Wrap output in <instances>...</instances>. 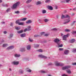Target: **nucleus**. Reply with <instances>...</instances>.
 I'll return each instance as SVG.
<instances>
[{
  "mask_svg": "<svg viewBox=\"0 0 76 76\" xmlns=\"http://www.w3.org/2000/svg\"><path fill=\"white\" fill-rule=\"evenodd\" d=\"M55 65L56 66H62L63 65V64L58 63V62H56L55 63Z\"/></svg>",
  "mask_w": 76,
  "mask_h": 76,
  "instance_id": "obj_5",
  "label": "nucleus"
},
{
  "mask_svg": "<svg viewBox=\"0 0 76 76\" xmlns=\"http://www.w3.org/2000/svg\"><path fill=\"white\" fill-rule=\"evenodd\" d=\"M45 37H48V34H46L45 35Z\"/></svg>",
  "mask_w": 76,
  "mask_h": 76,
  "instance_id": "obj_55",
  "label": "nucleus"
},
{
  "mask_svg": "<svg viewBox=\"0 0 76 76\" xmlns=\"http://www.w3.org/2000/svg\"><path fill=\"white\" fill-rule=\"evenodd\" d=\"M1 63H4V61H1Z\"/></svg>",
  "mask_w": 76,
  "mask_h": 76,
  "instance_id": "obj_61",
  "label": "nucleus"
},
{
  "mask_svg": "<svg viewBox=\"0 0 76 76\" xmlns=\"http://www.w3.org/2000/svg\"><path fill=\"white\" fill-rule=\"evenodd\" d=\"M72 65L73 66L76 65V63H74L72 64Z\"/></svg>",
  "mask_w": 76,
  "mask_h": 76,
  "instance_id": "obj_52",
  "label": "nucleus"
},
{
  "mask_svg": "<svg viewBox=\"0 0 76 76\" xmlns=\"http://www.w3.org/2000/svg\"><path fill=\"white\" fill-rule=\"evenodd\" d=\"M73 10H76V8H75L73 9Z\"/></svg>",
  "mask_w": 76,
  "mask_h": 76,
  "instance_id": "obj_62",
  "label": "nucleus"
},
{
  "mask_svg": "<svg viewBox=\"0 0 76 76\" xmlns=\"http://www.w3.org/2000/svg\"><path fill=\"white\" fill-rule=\"evenodd\" d=\"M44 34V32H42L41 33V35H42L43 34Z\"/></svg>",
  "mask_w": 76,
  "mask_h": 76,
  "instance_id": "obj_60",
  "label": "nucleus"
},
{
  "mask_svg": "<svg viewBox=\"0 0 76 76\" xmlns=\"http://www.w3.org/2000/svg\"><path fill=\"white\" fill-rule=\"evenodd\" d=\"M19 72L21 74L22 73H23L24 71L23 70L20 69L19 70Z\"/></svg>",
  "mask_w": 76,
  "mask_h": 76,
  "instance_id": "obj_30",
  "label": "nucleus"
},
{
  "mask_svg": "<svg viewBox=\"0 0 76 76\" xmlns=\"http://www.w3.org/2000/svg\"><path fill=\"white\" fill-rule=\"evenodd\" d=\"M29 41H30V42H32V41H33V40L31 39L30 38H29Z\"/></svg>",
  "mask_w": 76,
  "mask_h": 76,
  "instance_id": "obj_46",
  "label": "nucleus"
},
{
  "mask_svg": "<svg viewBox=\"0 0 76 76\" xmlns=\"http://www.w3.org/2000/svg\"><path fill=\"white\" fill-rule=\"evenodd\" d=\"M13 34H10L9 35V37H8L10 39L11 38H12L13 37Z\"/></svg>",
  "mask_w": 76,
  "mask_h": 76,
  "instance_id": "obj_22",
  "label": "nucleus"
},
{
  "mask_svg": "<svg viewBox=\"0 0 76 76\" xmlns=\"http://www.w3.org/2000/svg\"><path fill=\"white\" fill-rule=\"evenodd\" d=\"M23 32V31L20 30V31H18L17 33H18V34H22V32Z\"/></svg>",
  "mask_w": 76,
  "mask_h": 76,
  "instance_id": "obj_26",
  "label": "nucleus"
},
{
  "mask_svg": "<svg viewBox=\"0 0 76 76\" xmlns=\"http://www.w3.org/2000/svg\"><path fill=\"white\" fill-rule=\"evenodd\" d=\"M20 5V2H18L13 5L12 7V9H16L18 6Z\"/></svg>",
  "mask_w": 76,
  "mask_h": 76,
  "instance_id": "obj_2",
  "label": "nucleus"
},
{
  "mask_svg": "<svg viewBox=\"0 0 76 76\" xmlns=\"http://www.w3.org/2000/svg\"><path fill=\"white\" fill-rule=\"evenodd\" d=\"M69 53V50H66L64 51V54L66 55H67Z\"/></svg>",
  "mask_w": 76,
  "mask_h": 76,
  "instance_id": "obj_10",
  "label": "nucleus"
},
{
  "mask_svg": "<svg viewBox=\"0 0 76 76\" xmlns=\"http://www.w3.org/2000/svg\"><path fill=\"white\" fill-rule=\"evenodd\" d=\"M28 29V31H31V26H28L27 27Z\"/></svg>",
  "mask_w": 76,
  "mask_h": 76,
  "instance_id": "obj_18",
  "label": "nucleus"
},
{
  "mask_svg": "<svg viewBox=\"0 0 76 76\" xmlns=\"http://www.w3.org/2000/svg\"><path fill=\"white\" fill-rule=\"evenodd\" d=\"M44 21L45 22H48V21H49V19H45Z\"/></svg>",
  "mask_w": 76,
  "mask_h": 76,
  "instance_id": "obj_34",
  "label": "nucleus"
},
{
  "mask_svg": "<svg viewBox=\"0 0 76 76\" xmlns=\"http://www.w3.org/2000/svg\"><path fill=\"white\" fill-rule=\"evenodd\" d=\"M26 20H27V18H24L20 19V21H25Z\"/></svg>",
  "mask_w": 76,
  "mask_h": 76,
  "instance_id": "obj_16",
  "label": "nucleus"
},
{
  "mask_svg": "<svg viewBox=\"0 0 76 76\" xmlns=\"http://www.w3.org/2000/svg\"><path fill=\"white\" fill-rule=\"evenodd\" d=\"M37 5H39V4H41V2H40V1H38L37 2Z\"/></svg>",
  "mask_w": 76,
  "mask_h": 76,
  "instance_id": "obj_32",
  "label": "nucleus"
},
{
  "mask_svg": "<svg viewBox=\"0 0 76 76\" xmlns=\"http://www.w3.org/2000/svg\"><path fill=\"white\" fill-rule=\"evenodd\" d=\"M15 13H16V14H19V13H20V12L19 11H15Z\"/></svg>",
  "mask_w": 76,
  "mask_h": 76,
  "instance_id": "obj_38",
  "label": "nucleus"
},
{
  "mask_svg": "<svg viewBox=\"0 0 76 76\" xmlns=\"http://www.w3.org/2000/svg\"><path fill=\"white\" fill-rule=\"evenodd\" d=\"M69 41L71 43H73V42H75L76 41V40L75 39H72L70 40Z\"/></svg>",
  "mask_w": 76,
  "mask_h": 76,
  "instance_id": "obj_13",
  "label": "nucleus"
},
{
  "mask_svg": "<svg viewBox=\"0 0 76 76\" xmlns=\"http://www.w3.org/2000/svg\"><path fill=\"white\" fill-rule=\"evenodd\" d=\"M51 65H53V64L52 63H50L48 64V66H51Z\"/></svg>",
  "mask_w": 76,
  "mask_h": 76,
  "instance_id": "obj_50",
  "label": "nucleus"
},
{
  "mask_svg": "<svg viewBox=\"0 0 76 76\" xmlns=\"http://www.w3.org/2000/svg\"><path fill=\"white\" fill-rule=\"evenodd\" d=\"M32 23V20H28L26 22V23L27 24H29V23Z\"/></svg>",
  "mask_w": 76,
  "mask_h": 76,
  "instance_id": "obj_15",
  "label": "nucleus"
},
{
  "mask_svg": "<svg viewBox=\"0 0 76 76\" xmlns=\"http://www.w3.org/2000/svg\"><path fill=\"white\" fill-rule=\"evenodd\" d=\"M20 20H17L16 22H15V23L16 24H18L19 25V23H20V22H20Z\"/></svg>",
  "mask_w": 76,
  "mask_h": 76,
  "instance_id": "obj_23",
  "label": "nucleus"
},
{
  "mask_svg": "<svg viewBox=\"0 0 76 76\" xmlns=\"http://www.w3.org/2000/svg\"><path fill=\"white\" fill-rule=\"evenodd\" d=\"M70 18V17L69 15H62L61 16V19H67V18L68 19L64 20V22L63 23V24H66L69 23L70 22V20L69 19Z\"/></svg>",
  "mask_w": 76,
  "mask_h": 76,
  "instance_id": "obj_1",
  "label": "nucleus"
},
{
  "mask_svg": "<svg viewBox=\"0 0 76 76\" xmlns=\"http://www.w3.org/2000/svg\"><path fill=\"white\" fill-rule=\"evenodd\" d=\"M31 1H32V0H27L26 3L27 4H28V3H30Z\"/></svg>",
  "mask_w": 76,
  "mask_h": 76,
  "instance_id": "obj_24",
  "label": "nucleus"
},
{
  "mask_svg": "<svg viewBox=\"0 0 76 76\" xmlns=\"http://www.w3.org/2000/svg\"><path fill=\"white\" fill-rule=\"evenodd\" d=\"M31 7V5H28L27 6L29 8V7Z\"/></svg>",
  "mask_w": 76,
  "mask_h": 76,
  "instance_id": "obj_54",
  "label": "nucleus"
},
{
  "mask_svg": "<svg viewBox=\"0 0 76 76\" xmlns=\"http://www.w3.org/2000/svg\"><path fill=\"white\" fill-rule=\"evenodd\" d=\"M38 51H39V52H42V50L41 49H39L38 50Z\"/></svg>",
  "mask_w": 76,
  "mask_h": 76,
  "instance_id": "obj_47",
  "label": "nucleus"
},
{
  "mask_svg": "<svg viewBox=\"0 0 76 76\" xmlns=\"http://www.w3.org/2000/svg\"><path fill=\"white\" fill-rule=\"evenodd\" d=\"M10 8H9L7 9V10H6V12H9V11H10Z\"/></svg>",
  "mask_w": 76,
  "mask_h": 76,
  "instance_id": "obj_41",
  "label": "nucleus"
},
{
  "mask_svg": "<svg viewBox=\"0 0 76 76\" xmlns=\"http://www.w3.org/2000/svg\"><path fill=\"white\" fill-rule=\"evenodd\" d=\"M1 23H2V24H4L5 23V22H1Z\"/></svg>",
  "mask_w": 76,
  "mask_h": 76,
  "instance_id": "obj_59",
  "label": "nucleus"
},
{
  "mask_svg": "<svg viewBox=\"0 0 76 76\" xmlns=\"http://www.w3.org/2000/svg\"><path fill=\"white\" fill-rule=\"evenodd\" d=\"M65 32H70V30L69 29H66L65 30Z\"/></svg>",
  "mask_w": 76,
  "mask_h": 76,
  "instance_id": "obj_35",
  "label": "nucleus"
},
{
  "mask_svg": "<svg viewBox=\"0 0 76 76\" xmlns=\"http://www.w3.org/2000/svg\"><path fill=\"white\" fill-rule=\"evenodd\" d=\"M13 23H11L10 24V26H11L13 27Z\"/></svg>",
  "mask_w": 76,
  "mask_h": 76,
  "instance_id": "obj_45",
  "label": "nucleus"
},
{
  "mask_svg": "<svg viewBox=\"0 0 76 76\" xmlns=\"http://www.w3.org/2000/svg\"><path fill=\"white\" fill-rule=\"evenodd\" d=\"M53 30H54V31H57V28H54L53 29Z\"/></svg>",
  "mask_w": 76,
  "mask_h": 76,
  "instance_id": "obj_56",
  "label": "nucleus"
},
{
  "mask_svg": "<svg viewBox=\"0 0 76 76\" xmlns=\"http://www.w3.org/2000/svg\"><path fill=\"white\" fill-rule=\"evenodd\" d=\"M39 56L41 58H47V57L46 56H44L42 55H39Z\"/></svg>",
  "mask_w": 76,
  "mask_h": 76,
  "instance_id": "obj_7",
  "label": "nucleus"
},
{
  "mask_svg": "<svg viewBox=\"0 0 76 76\" xmlns=\"http://www.w3.org/2000/svg\"><path fill=\"white\" fill-rule=\"evenodd\" d=\"M25 36H26V34H21L20 35L21 37H22L23 38L25 37Z\"/></svg>",
  "mask_w": 76,
  "mask_h": 76,
  "instance_id": "obj_17",
  "label": "nucleus"
},
{
  "mask_svg": "<svg viewBox=\"0 0 76 76\" xmlns=\"http://www.w3.org/2000/svg\"><path fill=\"white\" fill-rule=\"evenodd\" d=\"M70 1V0H65L66 3H69Z\"/></svg>",
  "mask_w": 76,
  "mask_h": 76,
  "instance_id": "obj_42",
  "label": "nucleus"
},
{
  "mask_svg": "<svg viewBox=\"0 0 76 76\" xmlns=\"http://www.w3.org/2000/svg\"><path fill=\"white\" fill-rule=\"evenodd\" d=\"M46 12H47L46 11V10H43L42 11V13H43V14L45 13Z\"/></svg>",
  "mask_w": 76,
  "mask_h": 76,
  "instance_id": "obj_36",
  "label": "nucleus"
},
{
  "mask_svg": "<svg viewBox=\"0 0 76 76\" xmlns=\"http://www.w3.org/2000/svg\"><path fill=\"white\" fill-rule=\"evenodd\" d=\"M27 31H28V28H26L24 30V32H26Z\"/></svg>",
  "mask_w": 76,
  "mask_h": 76,
  "instance_id": "obj_51",
  "label": "nucleus"
},
{
  "mask_svg": "<svg viewBox=\"0 0 76 76\" xmlns=\"http://www.w3.org/2000/svg\"><path fill=\"white\" fill-rule=\"evenodd\" d=\"M61 44V43H59L58 44H57V45H58V48H60V47H63V45L62 44Z\"/></svg>",
  "mask_w": 76,
  "mask_h": 76,
  "instance_id": "obj_20",
  "label": "nucleus"
},
{
  "mask_svg": "<svg viewBox=\"0 0 76 76\" xmlns=\"http://www.w3.org/2000/svg\"><path fill=\"white\" fill-rule=\"evenodd\" d=\"M7 46H8V44H4L3 45V47H7Z\"/></svg>",
  "mask_w": 76,
  "mask_h": 76,
  "instance_id": "obj_27",
  "label": "nucleus"
},
{
  "mask_svg": "<svg viewBox=\"0 0 76 76\" xmlns=\"http://www.w3.org/2000/svg\"><path fill=\"white\" fill-rule=\"evenodd\" d=\"M26 48L28 50H31V46L30 45H27Z\"/></svg>",
  "mask_w": 76,
  "mask_h": 76,
  "instance_id": "obj_21",
  "label": "nucleus"
},
{
  "mask_svg": "<svg viewBox=\"0 0 76 76\" xmlns=\"http://www.w3.org/2000/svg\"><path fill=\"white\" fill-rule=\"evenodd\" d=\"M9 71H12V69H11V68L9 69Z\"/></svg>",
  "mask_w": 76,
  "mask_h": 76,
  "instance_id": "obj_64",
  "label": "nucleus"
},
{
  "mask_svg": "<svg viewBox=\"0 0 76 76\" xmlns=\"http://www.w3.org/2000/svg\"><path fill=\"white\" fill-rule=\"evenodd\" d=\"M56 18L57 19H58V15H56Z\"/></svg>",
  "mask_w": 76,
  "mask_h": 76,
  "instance_id": "obj_58",
  "label": "nucleus"
},
{
  "mask_svg": "<svg viewBox=\"0 0 76 76\" xmlns=\"http://www.w3.org/2000/svg\"><path fill=\"white\" fill-rule=\"evenodd\" d=\"M3 1L2 0H0V3H2V2Z\"/></svg>",
  "mask_w": 76,
  "mask_h": 76,
  "instance_id": "obj_63",
  "label": "nucleus"
},
{
  "mask_svg": "<svg viewBox=\"0 0 76 76\" xmlns=\"http://www.w3.org/2000/svg\"><path fill=\"white\" fill-rule=\"evenodd\" d=\"M48 9L49 10H53V7L50 6L49 5L48 6Z\"/></svg>",
  "mask_w": 76,
  "mask_h": 76,
  "instance_id": "obj_11",
  "label": "nucleus"
},
{
  "mask_svg": "<svg viewBox=\"0 0 76 76\" xmlns=\"http://www.w3.org/2000/svg\"><path fill=\"white\" fill-rule=\"evenodd\" d=\"M71 67V66H66L64 67H63L62 68V70H66V69H69V68H70Z\"/></svg>",
  "mask_w": 76,
  "mask_h": 76,
  "instance_id": "obj_4",
  "label": "nucleus"
},
{
  "mask_svg": "<svg viewBox=\"0 0 76 76\" xmlns=\"http://www.w3.org/2000/svg\"><path fill=\"white\" fill-rule=\"evenodd\" d=\"M39 45H34V47L35 48H38L39 47Z\"/></svg>",
  "mask_w": 76,
  "mask_h": 76,
  "instance_id": "obj_31",
  "label": "nucleus"
},
{
  "mask_svg": "<svg viewBox=\"0 0 76 76\" xmlns=\"http://www.w3.org/2000/svg\"><path fill=\"white\" fill-rule=\"evenodd\" d=\"M40 37V36H39V35H34V37Z\"/></svg>",
  "mask_w": 76,
  "mask_h": 76,
  "instance_id": "obj_37",
  "label": "nucleus"
},
{
  "mask_svg": "<svg viewBox=\"0 0 76 76\" xmlns=\"http://www.w3.org/2000/svg\"><path fill=\"white\" fill-rule=\"evenodd\" d=\"M2 6H3V7H8V4H2Z\"/></svg>",
  "mask_w": 76,
  "mask_h": 76,
  "instance_id": "obj_25",
  "label": "nucleus"
},
{
  "mask_svg": "<svg viewBox=\"0 0 76 76\" xmlns=\"http://www.w3.org/2000/svg\"><path fill=\"white\" fill-rule=\"evenodd\" d=\"M59 51H63V48H59Z\"/></svg>",
  "mask_w": 76,
  "mask_h": 76,
  "instance_id": "obj_44",
  "label": "nucleus"
},
{
  "mask_svg": "<svg viewBox=\"0 0 76 76\" xmlns=\"http://www.w3.org/2000/svg\"><path fill=\"white\" fill-rule=\"evenodd\" d=\"M76 23V21H73V22L71 24V26H73L75 25V23Z\"/></svg>",
  "mask_w": 76,
  "mask_h": 76,
  "instance_id": "obj_28",
  "label": "nucleus"
},
{
  "mask_svg": "<svg viewBox=\"0 0 76 76\" xmlns=\"http://www.w3.org/2000/svg\"><path fill=\"white\" fill-rule=\"evenodd\" d=\"M14 57L16 58L19 57H20V54H15L14 55Z\"/></svg>",
  "mask_w": 76,
  "mask_h": 76,
  "instance_id": "obj_12",
  "label": "nucleus"
},
{
  "mask_svg": "<svg viewBox=\"0 0 76 76\" xmlns=\"http://www.w3.org/2000/svg\"><path fill=\"white\" fill-rule=\"evenodd\" d=\"M20 29V27H15V29L16 30H19Z\"/></svg>",
  "mask_w": 76,
  "mask_h": 76,
  "instance_id": "obj_39",
  "label": "nucleus"
},
{
  "mask_svg": "<svg viewBox=\"0 0 76 76\" xmlns=\"http://www.w3.org/2000/svg\"><path fill=\"white\" fill-rule=\"evenodd\" d=\"M12 63L14 65H18V64H19V61H14L12 62Z\"/></svg>",
  "mask_w": 76,
  "mask_h": 76,
  "instance_id": "obj_9",
  "label": "nucleus"
},
{
  "mask_svg": "<svg viewBox=\"0 0 76 76\" xmlns=\"http://www.w3.org/2000/svg\"><path fill=\"white\" fill-rule=\"evenodd\" d=\"M20 51H21V52H24V51H25V48L23 47L20 48Z\"/></svg>",
  "mask_w": 76,
  "mask_h": 76,
  "instance_id": "obj_6",
  "label": "nucleus"
},
{
  "mask_svg": "<svg viewBox=\"0 0 76 76\" xmlns=\"http://www.w3.org/2000/svg\"><path fill=\"white\" fill-rule=\"evenodd\" d=\"M68 37H69V35L68 34L66 35H64L63 37V40H66V38H67Z\"/></svg>",
  "mask_w": 76,
  "mask_h": 76,
  "instance_id": "obj_8",
  "label": "nucleus"
},
{
  "mask_svg": "<svg viewBox=\"0 0 76 76\" xmlns=\"http://www.w3.org/2000/svg\"><path fill=\"white\" fill-rule=\"evenodd\" d=\"M41 72H42V73H46V72L44 71H41Z\"/></svg>",
  "mask_w": 76,
  "mask_h": 76,
  "instance_id": "obj_49",
  "label": "nucleus"
},
{
  "mask_svg": "<svg viewBox=\"0 0 76 76\" xmlns=\"http://www.w3.org/2000/svg\"><path fill=\"white\" fill-rule=\"evenodd\" d=\"M66 72L67 73H68V74H71V73H72V72L70 69L66 70Z\"/></svg>",
  "mask_w": 76,
  "mask_h": 76,
  "instance_id": "obj_19",
  "label": "nucleus"
},
{
  "mask_svg": "<svg viewBox=\"0 0 76 76\" xmlns=\"http://www.w3.org/2000/svg\"><path fill=\"white\" fill-rule=\"evenodd\" d=\"M54 42L55 43H56L57 44H60V40L59 39L56 38L54 40Z\"/></svg>",
  "mask_w": 76,
  "mask_h": 76,
  "instance_id": "obj_3",
  "label": "nucleus"
},
{
  "mask_svg": "<svg viewBox=\"0 0 76 76\" xmlns=\"http://www.w3.org/2000/svg\"><path fill=\"white\" fill-rule=\"evenodd\" d=\"M47 42V40H44L42 42V44H44V43H46Z\"/></svg>",
  "mask_w": 76,
  "mask_h": 76,
  "instance_id": "obj_40",
  "label": "nucleus"
},
{
  "mask_svg": "<svg viewBox=\"0 0 76 76\" xmlns=\"http://www.w3.org/2000/svg\"><path fill=\"white\" fill-rule=\"evenodd\" d=\"M24 23L23 22H20L19 23L18 25H23Z\"/></svg>",
  "mask_w": 76,
  "mask_h": 76,
  "instance_id": "obj_29",
  "label": "nucleus"
},
{
  "mask_svg": "<svg viewBox=\"0 0 76 76\" xmlns=\"http://www.w3.org/2000/svg\"><path fill=\"white\" fill-rule=\"evenodd\" d=\"M27 72H31V69H28L27 71Z\"/></svg>",
  "mask_w": 76,
  "mask_h": 76,
  "instance_id": "obj_48",
  "label": "nucleus"
},
{
  "mask_svg": "<svg viewBox=\"0 0 76 76\" xmlns=\"http://www.w3.org/2000/svg\"><path fill=\"white\" fill-rule=\"evenodd\" d=\"M7 31H4L3 33L4 34H7Z\"/></svg>",
  "mask_w": 76,
  "mask_h": 76,
  "instance_id": "obj_53",
  "label": "nucleus"
},
{
  "mask_svg": "<svg viewBox=\"0 0 76 76\" xmlns=\"http://www.w3.org/2000/svg\"><path fill=\"white\" fill-rule=\"evenodd\" d=\"M51 1L50 0H46L45 1V2L46 3H50V2Z\"/></svg>",
  "mask_w": 76,
  "mask_h": 76,
  "instance_id": "obj_33",
  "label": "nucleus"
},
{
  "mask_svg": "<svg viewBox=\"0 0 76 76\" xmlns=\"http://www.w3.org/2000/svg\"><path fill=\"white\" fill-rule=\"evenodd\" d=\"M58 9V7H57V6H56L55 7V9Z\"/></svg>",
  "mask_w": 76,
  "mask_h": 76,
  "instance_id": "obj_57",
  "label": "nucleus"
},
{
  "mask_svg": "<svg viewBox=\"0 0 76 76\" xmlns=\"http://www.w3.org/2000/svg\"><path fill=\"white\" fill-rule=\"evenodd\" d=\"M61 76H69V75H66L65 74H62L61 75Z\"/></svg>",
  "mask_w": 76,
  "mask_h": 76,
  "instance_id": "obj_43",
  "label": "nucleus"
},
{
  "mask_svg": "<svg viewBox=\"0 0 76 76\" xmlns=\"http://www.w3.org/2000/svg\"><path fill=\"white\" fill-rule=\"evenodd\" d=\"M14 48L13 46H11L8 47L7 48V50H11V49H13Z\"/></svg>",
  "mask_w": 76,
  "mask_h": 76,
  "instance_id": "obj_14",
  "label": "nucleus"
}]
</instances>
